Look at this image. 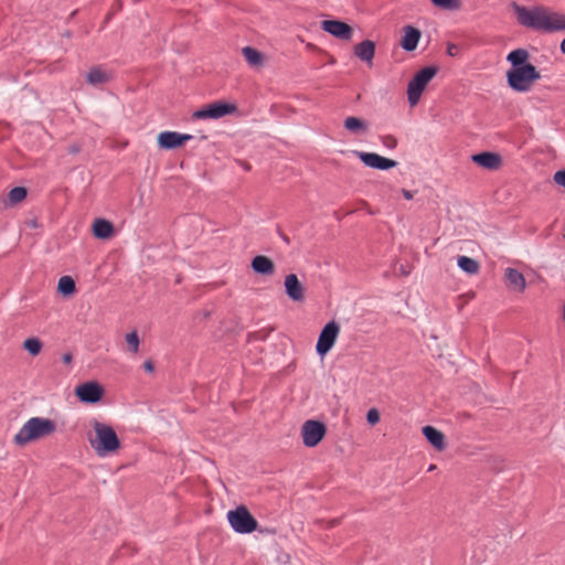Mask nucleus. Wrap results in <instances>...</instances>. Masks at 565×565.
Returning <instances> with one entry per match:
<instances>
[{
    "label": "nucleus",
    "mask_w": 565,
    "mask_h": 565,
    "mask_svg": "<svg viewBox=\"0 0 565 565\" xmlns=\"http://www.w3.org/2000/svg\"><path fill=\"white\" fill-rule=\"evenodd\" d=\"M404 36L401 41V46L407 51L412 52L417 47V44L420 39V31L412 25L404 26Z\"/></svg>",
    "instance_id": "18"
},
{
    "label": "nucleus",
    "mask_w": 565,
    "mask_h": 565,
    "mask_svg": "<svg viewBox=\"0 0 565 565\" xmlns=\"http://www.w3.org/2000/svg\"><path fill=\"white\" fill-rule=\"evenodd\" d=\"M402 194L403 196L406 199V200H412L413 199V193L406 189H403L402 190Z\"/></svg>",
    "instance_id": "39"
},
{
    "label": "nucleus",
    "mask_w": 565,
    "mask_h": 565,
    "mask_svg": "<svg viewBox=\"0 0 565 565\" xmlns=\"http://www.w3.org/2000/svg\"><path fill=\"white\" fill-rule=\"evenodd\" d=\"M110 74L102 70L100 67H93L86 74L87 83L93 86L107 83L110 79Z\"/></svg>",
    "instance_id": "25"
},
{
    "label": "nucleus",
    "mask_w": 565,
    "mask_h": 565,
    "mask_svg": "<svg viewBox=\"0 0 565 565\" xmlns=\"http://www.w3.org/2000/svg\"><path fill=\"white\" fill-rule=\"evenodd\" d=\"M92 427L95 436H89L88 441L98 457H105L120 449L121 443L110 425L95 419L92 422Z\"/></svg>",
    "instance_id": "2"
},
{
    "label": "nucleus",
    "mask_w": 565,
    "mask_h": 565,
    "mask_svg": "<svg viewBox=\"0 0 565 565\" xmlns=\"http://www.w3.org/2000/svg\"><path fill=\"white\" fill-rule=\"evenodd\" d=\"M284 242L289 243V238L287 236H284Z\"/></svg>",
    "instance_id": "44"
},
{
    "label": "nucleus",
    "mask_w": 565,
    "mask_h": 565,
    "mask_svg": "<svg viewBox=\"0 0 565 565\" xmlns=\"http://www.w3.org/2000/svg\"><path fill=\"white\" fill-rule=\"evenodd\" d=\"M143 367H145V370H146L147 372H149V373L153 372V370H154V366H153V363H152V361H151V360H147V361H145V363H143Z\"/></svg>",
    "instance_id": "36"
},
{
    "label": "nucleus",
    "mask_w": 565,
    "mask_h": 565,
    "mask_svg": "<svg viewBox=\"0 0 565 565\" xmlns=\"http://www.w3.org/2000/svg\"><path fill=\"white\" fill-rule=\"evenodd\" d=\"M382 143L388 149H394L397 146V139L394 136L387 135L382 138Z\"/></svg>",
    "instance_id": "33"
},
{
    "label": "nucleus",
    "mask_w": 565,
    "mask_h": 565,
    "mask_svg": "<svg viewBox=\"0 0 565 565\" xmlns=\"http://www.w3.org/2000/svg\"><path fill=\"white\" fill-rule=\"evenodd\" d=\"M28 195V190L24 186H15L11 189L7 195V198L3 200V205L6 207L14 206L25 200Z\"/></svg>",
    "instance_id": "23"
},
{
    "label": "nucleus",
    "mask_w": 565,
    "mask_h": 565,
    "mask_svg": "<svg viewBox=\"0 0 565 565\" xmlns=\"http://www.w3.org/2000/svg\"><path fill=\"white\" fill-rule=\"evenodd\" d=\"M125 339L127 342L128 351L131 353H138L140 340H139L137 331H131V332L127 333Z\"/></svg>",
    "instance_id": "30"
},
{
    "label": "nucleus",
    "mask_w": 565,
    "mask_h": 565,
    "mask_svg": "<svg viewBox=\"0 0 565 565\" xmlns=\"http://www.w3.org/2000/svg\"><path fill=\"white\" fill-rule=\"evenodd\" d=\"M237 107L226 102H215L193 113L194 119H218L226 115L234 114Z\"/></svg>",
    "instance_id": "8"
},
{
    "label": "nucleus",
    "mask_w": 565,
    "mask_h": 565,
    "mask_svg": "<svg viewBox=\"0 0 565 565\" xmlns=\"http://www.w3.org/2000/svg\"><path fill=\"white\" fill-rule=\"evenodd\" d=\"M114 225L105 218H97L93 224V234L96 238L107 239L114 234Z\"/></svg>",
    "instance_id": "22"
},
{
    "label": "nucleus",
    "mask_w": 565,
    "mask_h": 565,
    "mask_svg": "<svg viewBox=\"0 0 565 565\" xmlns=\"http://www.w3.org/2000/svg\"><path fill=\"white\" fill-rule=\"evenodd\" d=\"M423 435L437 450L446 448L445 435L437 428L425 426L423 427Z\"/></svg>",
    "instance_id": "21"
},
{
    "label": "nucleus",
    "mask_w": 565,
    "mask_h": 565,
    "mask_svg": "<svg viewBox=\"0 0 565 565\" xmlns=\"http://www.w3.org/2000/svg\"><path fill=\"white\" fill-rule=\"evenodd\" d=\"M340 332V326L334 320L328 322L321 330L316 351L320 356L326 355L334 345L335 340Z\"/></svg>",
    "instance_id": "9"
},
{
    "label": "nucleus",
    "mask_w": 565,
    "mask_h": 565,
    "mask_svg": "<svg viewBox=\"0 0 565 565\" xmlns=\"http://www.w3.org/2000/svg\"><path fill=\"white\" fill-rule=\"evenodd\" d=\"M553 180L556 184L565 188V170H559L554 173Z\"/></svg>",
    "instance_id": "34"
},
{
    "label": "nucleus",
    "mask_w": 565,
    "mask_h": 565,
    "mask_svg": "<svg viewBox=\"0 0 565 565\" xmlns=\"http://www.w3.org/2000/svg\"><path fill=\"white\" fill-rule=\"evenodd\" d=\"M343 127L353 135H365L369 132V122L360 117H347L343 121Z\"/></svg>",
    "instance_id": "20"
},
{
    "label": "nucleus",
    "mask_w": 565,
    "mask_h": 565,
    "mask_svg": "<svg viewBox=\"0 0 565 565\" xmlns=\"http://www.w3.org/2000/svg\"><path fill=\"white\" fill-rule=\"evenodd\" d=\"M530 54L525 49H516L510 52L507 56V61L512 65L511 68L522 67L527 64Z\"/></svg>",
    "instance_id": "24"
},
{
    "label": "nucleus",
    "mask_w": 565,
    "mask_h": 565,
    "mask_svg": "<svg viewBox=\"0 0 565 565\" xmlns=\"http://www.w3.org/2000/svg\"><path fill=\"white\" fill-rule=\"evenodd\" d=\"M42 347L43 344L41 340L34 337L28 338L23 342V349L28 351L32 356H36L41 352Z\"/></svg>",
    "instance_id": "29"
},
{
    "label": "nucleus",
    "mask_w": 565,
    "mask_h": 565,
    "mask_svg": "<svg viewBox=\"0 0 565 565\" xmlns=\"http://www.w3.org/2000/svg\"><path fill=\"white\" fill-rule=\"evenodd\" d=\"M366 420L370 425H375L380 422V412L376 408L369 409Z\"/></svg>",
    "instance_id": "32"
},
{
    "label": "nucleus",
    "mask_w": 565,
    "mask_h": 565,
    "mask_svg": "<svg viewBox=\"0 0 565 565\" xmlns=\"http://www.w3.org/2000/svg\"><path fill=\"white\" fill-rule=\"evenodd\" d=\"M192 138L193 137L188 134L163 131L158 136V145L161 149L170 150L181 147L185 141L191 140Z\"/></svg>",
    "instance_id": "13"
},
{
    "label": "nucleus",
    "mask_w": 565,
    "mask_h": 565,
    "mask_svg": "<svg viewBox=\"0 0 565 565\" xmlns=\"http://www.w3.org/2000/svg\"><path fill=\"white\" fill-rule=\"evenodd\" d=\"M338 524H339V520L338 519H333V520L328 521V527H332V526H335Z\"/></svg>",
    "instance_id": "41"
},
{
    "label": "nucleus",
    "mask_w": 565,
    "mask_h": 565,
    "mask_svg": "<svg viewBox=\"0 0 565 565\" xmlns=\"http://www.w3.org/2000/svg\"><path fill=\"white\" fill-rule=\"evenodd\" d=\"M458 52H459L458 45H456L454 43H448V45H447V54L449 56H456V55H458Z\"/></svg>",
    "instance_id": "35"
},
{
    "label": "nucleus",
    "mask_w": 565,
    "mask_h": 565,
    "mask_svg": "<svg viewBox=\"0 0 565 565\" xmlns=\"http://www.w3.org/2000/svg\"><path fill=\"white\" fill-rule=\"evenodd\" d=\"M242 54L245 57L246 62L253 67H258L264 64L263 54L258 50H256L252 46L243 47Z\"/></svg>",
    "instance_id": "26"
},
{
    "label": "nucleus",
    "mask_w": 565,
    "mask_h": 565,
    "mask_svg": "<svg viewBox=\"0 0 565 565\" xmlns=\"http://www.w3.org/2000/svg\"><path fill=\"white\" fill-rule=\"evenodd\" d=\"M561 51L565 54V39L561 42Z\"/></svg>",
    "instance_id": "42"
},
{
    "label": "nucleus",
    "mask_w": 565,
    "mask_h": 565,
    "mask_svg": "<svg viewBox=\"0 0 565 565\" xmlns=\"http://www.w3.org/2000/svg\"><path fill=\"white\" fill-rule=\"evenodd\" d=\"M327 426L319 420L308 419L301 426L302 443L308 448L316 447L326 436Z\"/></svg>",
    "instance_id": "7"
},
{
    "label": "nucleus",
    "mask_w": 565,
    "mask_h": 565,
    "mask_svg": "<svg viewBox=\"0 0 565 565\" xmlns=\"http://www.w3.org/2000/svg\"><path fill=\"white\" fill-rule=\"evenodd\" d=\"M57 290L63 296H72L75 290V281L71 276H63L57 284Z\"/></svg>",
    "instance_id": "28"
},
{
    "label": "nucleus",
    "mask_w": 565,
    "mask_h": 565,
    "mask_svg": "<svg viewBox=\"0 0 565 565\" xmlns=\"http://www.w3.org/2000/svg\"><path fill=\"white\" fill-rule=\"evenodd\" d=\"M56 429L55 423L50 418L32 417L15 434L14 443L23 447L26 444L52 435Z\"/></svg>",
    "instance_id": "3"
},
{
    "label": "nucleus",
    "mask_w": 565,
    "mask_h": 565,
    "mask_svg": "<svg viewBox=\"0 0 565 565\" xmlns=\"http://www.w3.org/2000/svg\"><path fill=\"white\" fill-rule=\"evenodd\" d=\"M431 3L446 10H458L461 7L460 0H430Z\"/></svg>",
    "instance_id": "31"
},
{
    "label": "nucleus",
    "mask_w": 565,
    "mask_h": 565,
    "mask_svg": "<svg viewBox=\"0 0 565 565\" xmlns=\"http://www.w3.org/2000/svg\"><path fill=\"white\" fill-rule=\"evenodd\" d=\"M540 78V72L532 64H525L522 67L511 68L507 72L508 84L515 92H529L533 83Z\"/></svg>",
    "instance_id": "4"
},
{
    "label": "nucleus",
    "mask_w": 565,
    "mask_h": 565,
    "mask_svg": "<svg viewBox=\"0 0 565 565\" xmlns=\"http://www.w3.org/2000/svg\"><path fill=\"white\" fill-rule=\"evenodd\" d=\"M519 24L541 32L565 31V15L553 12L546 7L537 6L532 9L512 2Z\"/></svg>",
    "instance_id": "1"
},
{
    "label": "nucleus",
    "mask_w": 565,
    "mask_h": 565,
    "mask_svg": "<svg viewBox=\"0 0 565 565\" xmlns=\"http://www.w3.org/2000/svg\"><path fill=\"white\" fill-rule=\"evenodd\" d=\"M354 55L362 62L372 65L375 55V43L371 40H364L354 46Z\"/></svg>",
    "instance_id": "17"
},
{
    "label": "nucleus",
    "mask_w": 565,
    "mask_h": 565,
    "mask_svg": "<svg viewBox=\"0 0 565 565\" xmlns=\"http://www.w3.org/2000/svg\"><path fill=\"white\" fill-rule=\"evenodd\" d=\"M72 354L71 353H65L62 358L63 362L64 363H71L72 362Z\"/></svg>",
    "instance_id": "40"
},
{
    "label": "nucleus",
    "mask_w": 565,
    "mask_h": 565,
    "mask_svg": "<svg viewBox=\"0 0 565 565\" xmlns=\"http://www.w3.org/2000/svg\"><path fill=\"white\" fill-rule=\"evenodd\" d=\"M252 269L259 275H273L275 273L274 262L264 255H257L252 259Z\"/></svg>",
    "instance_id": "19"
},
{
    "label": "nucleus",
    "mask_w": 565,
    "mask_h": 565,
    "mask_svg": "<svg viewBox=\"0 0 565 565\" xmlns=\"http://www.w3.org/2000/svg\"><path fill=\"white\" fill-rule=\"evenodd\" d=\"M472 161L482 168L497 170L502 163V158L495 152H481L472 156Z\"/></svg>",
    "instance_id": "16"
},
{
    "label": "nucleus",
    "mask_w": 565,
    "mask_h": 565,
    "mask_svg": "<svg viewBox=\"0 0 565 565\" xmlns=\"http://www.w3.org/2000/svg\"><path fill=\"white\" fill-rule=\"evenodd\" d=\"M353 153L366 166L377 170H390L397 166V161L382 157L375 152L354 150Z\"/></svg>",
    "instance_id": "11"
},
{
    "label": "nucleus",
    "mask_w": 565,
    "mask_h": 565,
    "mask_svg": "<svg viewBox=\"0 0 565 565\" xmlns=\"http://www.w3.org/2000/svg\"><path fill=\"white\" fill-rule=\"evenodd\" d=\"M435 469H436V465H430V466L428 467V471H434Z\"/></svg>",
    "instance_id": "43"
},
{
    "label": "nucleus",
    "mask_w": 565,
    "mask_h": 565,
    "mask_svg": "<svg viewBox=\"0 0 565 565\" xmlns=\"http://www.w3.org/2000/svg\"><path fill=\"white\" fill-rule=\"evenodd\" d=\"M75 394L81 402L95 404L103 398L104 387L98 382L90 381L76 386Z\"/></svg>",
    "instance_id": "10"
},
{
    "label": "nucleus",
    "mask_w": 565,
    "mask_h": 565,
    "mask_svg": "<svg viewBox=\"0 0 565 565\" xmlns=\"http://www.w3.org/2000/svg\"><path fill=\"white\" fill-rule=\"evenodd\" d=\"M458 267L469 275H476L480 270L479 262L468 256L458 257Z\"/></svg>",
    "instance_id": "27"
},
{
    "label": "nucleus",
    "mask_w": 565,
    "mask_h": 565,
    "mask_svg": "<svg viewBox=\"0 0 565 565\" xmlns=\"http://www.w3.org/2000/svg\"><path fill=\"white\" fill-rule=\"evenodd\" d=\"M79 151H81V147H79V145L74 143V145H71V146L68 147V152H70L71 154H76V153H78Z\"/></svg>",
    "instance_id": "37"
},
{
    "label": "nucleus",
    "mask_w": 565,
    "mask_h": 565,
    "mask_svg": "<svg viewBox=\"0 0 565 565\" xmlns=\"http://www.w3.org/2000/svg\"><path fill=\"white\" fill-rule=\"evenodd\" d=\"M439 68L437 66H426L415 74L409 81L407 87L408 102L415 106L425 90L427 84L435 77Z\"/></svg>",
    "instance_id": "5"
},
{
    "label": "nucleus",
    "mask_w": 565,
    "mask_h": 565,
    "mask_svg": "<svg viewBox=\"0 0 565 565\" xmlns=\"http://www.w3.org/2000/svg\"><path fill=\"white\" fill-rule=\"evenodd\" d=\"M285 290L287 296L295 302H302L305 300V287L299 281L297 275L289 274L285 277Z\"/></svg>",
    "instance_id": "14"
},
{
    "label": "nucleus",
    "mask_w": 565,
    "mask_h": 565,
    "mask_svg": "<svg viewBox=\"0 0 565 565\" xmlns=\"http://www.w3.org/2000/svg\"><path fill=\"white\" fill-rule=\"evenodd\" d=\"M504 281L507 286L514 291L523 292L526 289V280L524 275L515 268H505Z\"/></svg>",
    "instance_id": "15"
},
{
    "label": "nucleus",
    "mask_w": 565,
    "mask_h": 565,
    "mask_svg": "<svg viewBox=\"0 0 565 565\" xmlns=\"http://www.w3.org/2000/svg\"><path fill=\"white\" fill-rule=\"evenodd\" d=\"M321 29L342 41H350L353 35V29L348 23L340 20H323L321 22Z\"/></svg>",
    "instance_id": "12"
},
{
    "label": "nucleus",
    "mask_w": 565,
    "mask_h": 565,
    "mask_svg": "<svg viewBox=\"0 0 565 565\" xmlns=\"http://www.w3.org/2000/svg\"><path fill=\"white\" fill-rule=\"evenodd\" d=\"M397 270H398L397 274L401 275V276H408L409 275V270L404 265H401Z\"/></svg>",
    "instance_id": "38"
},
{
    "label": "nucleus",
    "mask_w": 565,
    "mask_h": 565,
    "mask_svg": "<svg viewBox=\"0 0 565 565\" xmlns=\"http://www.w3.org/2000/svg\"><path fill=\"white\" fill-rule=\"evenodd\" d=\"M227 520L236 533L248 534L257 529V521L245 505H239L227 513Z\"/></svg>",
    "instance_id": "6"
}]
</instances>
